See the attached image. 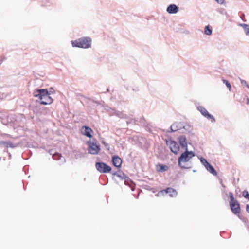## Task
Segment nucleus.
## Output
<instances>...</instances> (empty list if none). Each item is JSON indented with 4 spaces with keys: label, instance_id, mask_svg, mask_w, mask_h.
I'll return each mask as SVG.
<instances>
[{
    "label": "nucleus",
    "instance_id": "f257e3e1",
    "mask_svg": "<svg viewBox=\"0 0 249 249\" xmlns=\"http://www.w3.org/2000/svg\"><path fill=\"white\" fill-rule=\"evenodd\" d=\"M33 95L40 99L41 105L51 104L53 102V99L48 93L47 89H36L34 91Z\"/></svg>",
    "mask_w": 249,
    "mask_h": 249
},
{
    "label": "nucleus",
    "instance_id": "f03ea898",
    "mask_svg": "<svg viewBox=\"0 0 249 249\" xmlns=\"http://www.w3.org/2000/svg\"><path fill=\"white\" fill-rule=\"evenodd\" d=\"M195 156V153L194 152L192 151H189L188 149H186L178 158V166L181 169H188L190 168L187 166V162Z\"/></svg>",
    "mask_w": 249,
    "mask_h": 249
},
{
    "label": "nucleus",
    "instance_id": "7ed1b4c3",
    "mask_svg": "<svg viewBox=\"0 0 249 249\" xmlns=\"http://www.w3.org/2000/svg\"><path fill=\"white\" fill-rule=\"evenodd\" d=\"M91 39L89 37H84L71 41L73 47L82 48H88L91 47Z\"/></svg>",
    "mask_w": 249,
    "mask_h": 249
},
{
    "label": "nucleus",
    "instance_id": "20e7f679",
    "mask_svg": "<svg viewBox=\"0 0 249 249\" xmlns=\"http://www.w3.org/2000/svg\"><path fill=\"white\" fill-rule=\"evenodd\" d=\"M95 167L97 171L100 173H109L111 171V167L103 162H96Z\"/></svg>",
    "mask_w": 249,
    "mask_h": 249
},
{
    "label": "nucleus",
    "instance_id": "39448f33",
    "mask_svg": "<svg viewBox=\"0 0 249 249\" xmlns=\"http://www.w3.org/2000/svg\"><path fill=\"white\" fill-rule=\"evenodd\" d=\"M197 109L204 117L211 120L212 123H214L215 122V119L214 116L210 114L204 107L198 106L197 107Z\"/></svg>",
    "mask_w": 249,
    "mask_h": 249
},
{
    "label": "nucleus",
    "instance_id": "423d86ee",
    "mask_svg": "<svg viewBox=\"0 0 249 249\" xmlns=\"http://www.w3.org/2000/svg\"><path fill=\"white\" fill-rule=\"evenodd\" d=\"M88 153L92 155H96L98 154L100 150V147L99 145L96 144L91 141L88 142Z\"/></svg>",
    "mask_w": 249,
    "mask_h": 249
},
{
    "label": "nucleus",
    "instance_id": "0eeeda50",
    "mask_svg": "<svg viewBox=\"0 0 249 249\" xmlns=\"http://www.w3.org/2000/svg\"><path fill=\"white\" fill-rule=\"evenodd\" d=\"M120 180H124V183L126 185H130V183H132L133 181L127 177L124 173L119 171V174L117 177Z\"/></svg>",
    "mask_w": 249,
    "mask_h": 249
},
{
    "label": "nucleus",
    "instance_id": "6e6552de",
    "mask_svg": "<svg viewBox=\"0 0 249 249\" xmlns=\"http://www.w3.org/2000/svg\"><path fill=\"white\" fill-rule=\"evenodd\" d=\"M230 206L231 211L234 214H237L240 213V204L238 201L230 203Z\"/></svg>",
    "mask_w": 249,
    "mask_h": 249
},
{
    "label": "nucleus",
    "instance_id": "1a4fd4ad",
    "mask_svg": "<svg viewBox=\"0 0 249 249\" xmlns=\"http://www.w3.org/2000/svg\"><path fill=\"white\" fill-rule=\"evenodd\" d=\"M169 147L171 151L175 154H177L179 150L178 143L175 141L171 140L169 142Z\"/></svg>",
    "mask_w": 249,
    "mask_h": 249
},
{
    "label": "nucleus",
    "instance_id": "9d476101",
    "mask_svg": "<svg viewBox=\"0 0 249 249\" xmlns=\"http://www.w3.org/2000/svg\"><path fill=\"white\" fill-rule=\"evenodd\" d=\"M178 141L182 148H184L185 150L188 149L186 138L185 136L181 135L179 136L178 138Z\"/></svg>",
    "mask_w": 249,
    "mask_h": 249
},
{
    "label": "nucleus",
    "instance_id": "9b49d317",
    "mask_svg": "<svg viewBox=\"0 0 249 249\" xmlns=\"http://www.w3.org/2000/svg\"><path fill=\"white\" fill-rule=\"evenodd\" d=\"M112 162L114 166L120 168L121 166L122 160L118 156L114 155L112 157Z\"/></svg>",
    "mask_w": 249,
    "mask_h": 249
},
{
    "label": "nucleus",
    "instance_id": "f8f14e48",
    "mask_svg": "<svg viewBox=\"0 0 249 249\" xmlns=\"http://www.w3.org/2000/svg\"><path fill=\"white\" fill-rule=\"evenodd\" d=\"M82 134L87 136L88 138H91V133L93 132L92 130L89 127L87 126H83L81 129Z\"/></svg>",
    "mask_w": 249,
    "mask_h": 249
},
{
    "label": "nucleus",
    "instance_id": "ddd939ff",
    "mask_svg": "<svg viewBox=\"0 0 249 249\" xmlns=\"http://www.w3.org/2000/svg\"><path fill=\"white\" fill-rule=\"evenodd\" d=\"M166 11L169 14H176L178 11V7L176 4H171L167 7Z\"/></svg>",
    "mask_w": 249,
    "mask_h": 249
},
{
    "label": "nucleus",
    "instance_id": "4468645a",
    "mask_svg": "<svg viewBox=\"0 0 249 249\" xmlns=\"http://www.w3.org/2000/svg\"><path fill=\"white\" fill-rule=\"evenodd\" d=\"M160 193H165L166 194H169V196L171 197L175 196L177 195V192L176 190L172 188H167L166 189L161 191Z\"/></svg>",
    "mask_w": 249,
    "mask_h": 249
},
{
    "label": "nucleus",
    "instance_id": "2eb2a0df",
    "mask_svg": "<svg viewBox=\"0 0 249 249\" xmlns=\"http://www.w3.org/2000/svg\"><path fill=\"white\" fill-rule=\"evenodd\" d=\"M156 171L158 172H163L164 171H166L168 170L169 167L168 166L161 164H158L156 165Z\"/></svg>",
    "mask_w": 249,
    "mask_h": 249
},
{
    "label": "nucleus",
    "instance_id": "dca6fc26",
    "mask_svg": "<svg viewBox=\"0 0 249 249\" xmlns=\"http://www.w3.org/2000/svg\"><path fill=\"white\" fill-rule=\"evenodd\" d=\"M0 144L3 145L6 147H10V148H15L17 146V144L12 143L10 141H1L0 142Z\"/></svg>",
    "mask_w": 249,
    "mask_h": 249
},
{
    "label": "nucleus",
    "instance_id": "f3484780",
    "mask_svg": "<svg viewBox=\"0 0 249 249\" xmlns=\"http://www.w3.org/2000/svg\"><path fill=\"white\" fill-rule=\"evenodd\" d=\"M205 168L207 169V170L208 172H209L210 173H211L213 175H214V176L217 175V172L214 169V168L213 167V166L210 163L208 164V165L206 167H205Z\"/></svg>",
    "mask_w": 249,
    "mask_h": 249
},
{
    "label": "nucleus",
    "instance_id": "a211bd4d",
    "mask_svg": "<svg viewBox=\"0 0 249 249\" xmlns=\"http://www.w3.org/2000/svg\"><path fill=\"white\" fill-rule=\"evenodd\" d=\"M238 25L243 28L246 35L249 36V24L240 23Z\"/></svg>",
    "mask_w": 249,
    "mask_h": 249
},
{
    "label": "nucleus",
    "instance_id": "6ab92c4d",
    "mask_svg": "<svg viewBox=\"0 0 249 249\" xmlns=\"http://www.w3.org/2000/svg\"><path fill=\"white\" fill-rule=\"evenodd\" d=\"M205 34L207 35H211L212 33V29L210 25H207L205 27Z\"/></svg>",
    "mask_w": 249,
    "mask_h": 249
},
{
    "label": "nucleus",
    "instance_id": "aec40b11",
    "mask_svg": "<svg viewBox=\"0 0 249 249\" xmlns=\"http://www.w3.org/2000/svg\"><path fill=\"white\" fill-rule=\"evenodd\" d=\"M182 127H183L182 128L184 129L186 131H187V132H190L191 130H192L191 125L188 124H187L185 123H184Z\"/></svg>",
    "mask_w": 249,
    "mask_h": 249
},
{
    "label": "nucleus",
    "instance_id": "412c9836",
    "mask_svg": "<svg viewBox=\"0 0 249 249\" xmlns=\"http://www.w3.org/2000/svg\"><path fill=\"white\" fill-rule=\"evenodd\" d=\"M52 157L55 160H59L62 158L61 155L58 153L53 154Z\"/></svg>",
    "mask_w": 249,
    "mask_h": 249
},
{
    "label": "nucleus",
    "instance_id": "4be33fe9",
    "mask_svg": "<svg viewBox=\"0 0 249 249\" xmlns=\"http://www.w3.org/2000/svg\"><path fill=\"white\" fill-rule=\"evenodd\" d=\"M201 163L205 167H206L209 163L207 161V160L203 157L200 158Z\"/></svg>",
    "mask_w": 249,
    "mask_h": 249
},
{
    "label": "nucleus",
    "instance_id": "5701e85b",
    "mask_svg": "<svg viewBox=\"0 0 249 249\" xmlns=\"http://www.w3.org/2000/svg\"><path fill=\"white\" fill-rule=\"evenodd\" d=\"M112 114L113 115H115L117 116L118 117H119L120 118H122L123 116V114H122V112L116 111V110H113V109L112 110Z\"/></svg>",
    "mask_w": 249,
    "mask_h": 249
},
{
    "label": "nucleus",
    "instance_id": "b1692460",
    "mask_svg": "<svg viewBox=\"0 0 249 249\" xmlns=\"http://www.w3.org/2000/svg\"><path fill=\"white\" fill-rule=\"evenodd\" d=\"M229 196H230V201H229V203H230L231 202H234L235 201H237L236 200L234 199L233 194L232 192L229 193Z\"/></svg>",
    "mask_w": 249,
    "mask_h": 249
},
{
    "label": "nucleus",
    "instance_id": "393cba45",
    "mask_svg": "<svg viewBox=\"0 0 249 249\" xmlns=\"http://www.w3.org/2000/svg\"><path fill=\"white\" fill-rule=\"evenodd\" d=\"M222 81L223 83H224L226 85L227 87L228 88L229 90L230 91L231 88V86L230 82L225 79H223Z\"/></svg>",
    "mask_w": 249,
    "mask_h": 249
},
{
    "label": "nucleus",
    "instance_id": "a878e982",
    "mask_svg": "<svg viewBox=\"0 0 249 249\" xmlns=\"http://www.w3.org/2000/svg\"><path fill=\"white\" fill-rule=\"evenodd\" d=\"M175 124L179 130L182 129L184 122H176Z\"/></svg>",
    "mask_w": 249,
    "mask_h": 249
},
{
    "label": "nucleus",
    "instance_id": "bb28decb",
    "mask_svg": "<svg viewBox=\"0 0 249 249\" xmlns=\"http://www.w3.org/2000/svg\"><path fill=\"white\" fill-rule=\"evenodd\" d=\"M242 195L245 198L249 199V194L247 190H244L243 191Z\"/></svg>",
    "mask_w": 249,
    "mask_h": 249
},
{
    "label": "nucleus",
    "instance_id": "cd10ccee",
    "mask_svg": "<svg viewBox=\"0 0 249 249\" xmlns=\"http://www.w3.org/2000/svg\"><path fill=\"white\" fill-rule=\"evenodd\" d=\"M102 143L103 144H104V145L105 146V147H106V148L107 150H109V148H110V146L109 145V144L108 143H107V142H106L104 141H102Z\"/></svg>",
    "mask_w": 249,
    "mask_h": 249
},
{
    "label": "nucleus",
    "instance_id": "c85d7f7f",
    "mask_svg": "<svg viewBox=\"0 0 249 249\" xmlns=\"http://www.w3.org/2000/svg\"><path fill=\"white\" fill-rule=\"evenodd\" d=\"M126 123L127 124H131V123H133L135 124H137V120L135 119H131L130 120V121H126Z\"/></svg>",
    "mask_w": 249,
    "mask_h": 249
},
{
    "label": "nucleus",
    "instance_id": "c756f323",
    "mask_svg": "<svg viewBox=\"0 0 249 249\" xmlns=\"http://www.w3.org/2000/svg\"><path fill=\"white\" fill-rule=\"evenodd\" d=\"M239 79H240L241 83L242 86L247 87L248 85V84H247V82L245 80H243L240 78H239Z\"/></svg>",
    "mask_w": 249,
    "mask_h": 249
},
{
    "label": "nucleus",
    "instance_id": "7c9ffc66",
    "mask_svg": "<svg viewBox=\"0 0 249 249\" xmlns=\"http://www.w3.org/2000/svg\"><path fill=\"white\" fill-rule=\"evenodd\" d=\"M48 93L49 95L54 94L55 93V90L53 88H50L49 90H48Z\"/></svg>",
    "mask_w": 249,
    "mask_h": 249
},
{
    "label": "nucleus",
    "instance_id": "2f4dec72",
    "mask_svg": "<svg viewBox=\"0 0 249 249\" xmlns=\"http://www.w3.org/2000/svg\"><path fill=\"white\" fill-rule=\"evenodd\" d=\"M175 125H171L169 128V130H168L167 131V132H169V133H171V132H175L174 130V126Z\"/></svg>",
    "mask_w": 249,
    "mask_h": 249
},
{
    "label": "nucleus",
    "instance_id": "473e14b6",
    "mask_svg": "<svg viewBox=\"0 0 249 249\" xmlns=\"http://www.w3.org/2000/svg\"><path fill=\"white\" fill-rule=\"evenodd\" d=\"M172 125H175V126H174V131H175H175H177V130H179V129H178V128L177 127L176 124H175V123L173 124H172Z\"/></svg>",
    "mask_w": 249,
    "mask_h": 249
},
{
    "label": "nucleus",
    "instance_id": "72a5a7b5",
    "mask_svg": "<svg viewBox=\"0 0 249 249\" xmlns=\"http://www.w3.org/2000/svg\"><path fill=\"white\" fill-rule=\"evenodd\" d=\"M119 171H118V172H114L112 173V175L113 176H115L116 177H118V175H119Z\"/></svg>",
    "mask_w": 249,
    "mask_h": 249
},
{
    "label": "nucleus",
    "instance_id": "f704fd0d",
    "mask_svg": "<svg viewBox=\"0 0 249 249\" xmlns=\"http://www.w3.org/2000/svg\"><path fill=\"white\" fill-rule=\"evenodd\" d=\"M246 211L248 213H249V204H247L246 205Z\"/></svg>",
    "mask_w": 249,
    "mask_h": 249
},
{
    "label": "nucleus",
    "instance_id": "c9c22d12",
    "mask_svg": "<svg viewBox=\"0 0 249 249\" xmlns=\"http://www.w3.org/2000/svg\"><path fill=\"white\" fill-rule=\"evenodd\" d=\"M244 18H245V15L244 14H242L241 16V18H242V19L244 21H246L245 20L243 19Z\"/></svg>",
    "mask_w": 249,
    "mask_h": 249
},
{
    "label": "nucleus",
    "instance_id": "e433bc0d",
    "mask_svg": "<svg viewBox=\"0 0 249 249\" xmlns=\"http://www.w3.org/2000/svg\"><path fill=\"white\" fill-rule=\"evenodd\" d=\"M141 120L142 121H144V119L143 117L142 118Z\"/></svg>",
    "mask_w": 249,
    "mask_h": 249
},
{
    "label": "nucleus",
    "instance_id": "4c0bfd02",
    "mask_svg": "<svg viewBox=\"0 0 249 249\" xmlns=\"http://www.w3.org/2000/svg\"><path fill=\"white\" fill-rule=\"evenodd\" d=\"M133 90H134V91H138V89H133Z\"/></svg>",
    "mask_w": 249,
    "mask_h": 249
},
{
    "label": "nucleus",
    "instance_id": "58836bf2",
    "mask_svg": "<svg viewBox=\"0 0 249 249\" xmlns=\"http://www.w3.org/2000/svg\"><path fill=\"white\" fill-rule=\"evenodd\" d=\"M249 99H248V100H247V104H249Z\"/></svg>",
    "mask_w": 249,
    "mask_h": 249
},
{
    "label": "nucleus",
    "instance_id": "ea45409f",
    "mask_svg": "<svg viewBox=\"0 0 249 249\" xmlns=\"http://www.w3.org/2000/svg\"><path fill=\"white\" fill-rule=\"evenodd\" d=\"M107 92L109 91V89H107Z\"/></svg>",
    "mask_w": 249,
    "mask_h": 249
},
{
    "label": "nucleus",
    "instance_id": "a19ab883",
    "mask_svg": "<svg viewBox=\"0 0 249 249\" xmlns=\"http://www.w3.org/2000/svg\"><path fill=\"white\" fill-rule=\"evenodd\" d=\"M63 159L64 161H65V158L63 157Z\"/></svg>",
    "mask_w": 249,
    "mask_h": 249
}]
</instances>
